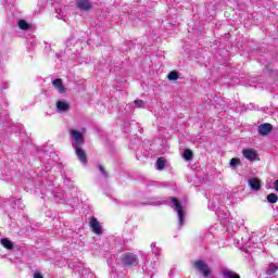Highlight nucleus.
Instances as JSON below:
<instances>
[{"instance_id":"28","label":"nucleus","mask_w":278,"mask_h":278,"mask_svg":"<svg viewBox=\"0 0 278 278\" xmlns=\"http://www.w3.org/2000/svg\"><path fill=\"white\" fill-rule=\"evenodd\" d=\"M13 205H16L18 207V210H23L25 207V205L23 204V200L22 199H18L16 201H14Z\"/></svg>"},{"instance_id":"30","label":"nucleus","mask_w":278,"mask_h":278,"mask_svg":"<svg viewBox=\"0 0 278 278\" xmlns=\"http://www.w3.org/2000/svg\"><path fill=\"white\" fill-rule=\"evenodd\" d=\"M2 49H3V48L0 47V71L3 70V67H1V61L4 60L3 54H1Z\"/></svg>"},{"instance_id":"3","label":"nucleus","mask_w":278,"mask_h":278,"mask_svg":"<svg viewBox=\"0 0 278 278\" xmlns=\"http://www.w3.org/2000/svg\"><path fill=\"white\" fill-rule=\"evenodd\" d=\"M119 262L124 266H138V255L126 253L119 258Z\"/></svg>"},{"instance_id":"15","label":"nucleus","mask_w":278,"mask_h":278,"mask_svg":"<svg viewBox=\"0 0 278 278\" xmlns=\"http://www.w3.org/2000/svg\"><path fill=\"white\" fill-rule=\"evenodd\" d=\"M278 270V264H269L266 270L268 277L275 278Z\"/></svg>"},{"instance_id":"16","label":"nucleus","mask_w":278,"mask_h":278,"mask_svg":"<svg viewBox=\"0 0 278 278\" xmlns=\"http://www.w3.org/2000/svg\"><path fill=\"white\" fill-rule=\"evenodd\" d=\"M214 14H216V8L214 7V4L208 3L206 5V12H205L206 18H212V16H214Z\"/></svg>"},{"instance_id":"5","label":"nucleus","mask_w":278,"mask_h":278,"mask_svg":"<svg viewBox=\"0 0 278 278\" xmlns=\"http://www.w3.org/2000/svg\"><path fill=\"white\" fill-rule=\"evenodd\" d=\"M220 205H223V200L220 195H215L208 201V210H211L212 212H216V210H218Z\"/></svg>"},{"instance_id":"31","label":"nucleus","mask_w":278,"mask_h":278,"mask_svg":"<svg viewBox=\"0 0 278 278\" xmlns=\"http://www.w3.org/2000/svg\"><path fill=\"white\" fill-rule=\"evenodd\" d=\"M34 278H43V277H42V274L37 271L34 274Z\"/></svg>"},{"instance_id":"26","label":"nucleus","mask_w":278,"mask_h":278,"mask_svg":"<svg viewBox=\"0 0 278 278\" xmlns=\"http://www.w3.org/2000/svg\"><path fill=\"white\" fill-rule=\"evenodd\" d=\"M229 164L230 168H238L240 166V159H231Z\"/></svg>"},{"instance_id":"18","label":"nucleus","mask_w":278,"mask_h":278,"mask_svg":"<svg viewBox=\"0 0 278 278\" xmlns=\"http://www.w3.org/2000/svg\"><path fill=\"white\" fill-rule=\"evenodd\" d=\"M2 247H4V249H8L9 251H12V249H14V242L10 241L8 238H3L0 240Z\"/></svg>"},{"instance_id":"4","label":"nucleus","mask_w":278,"mask_h":278,"mask_svg":"<svg viewBox=\"0 0 278 278\" xmlns=\"http://www.w3.org/2000/svg\"><path fill=\"white\" fill-rule=\"evenodd\" d=\"M72 140H73V147H83V144L86 143V139H84V135L79 132V130L72 129L70 131Z\"/></svg>"},{"instance_id":"34","label":"nucleus","mask_w":278,"mask_h":278,"mask_svg":"<svg viewBox=\"0 0 278 278\" xmlns=\"http://www.w3.org/2000/svg\"><path fill=\"white\" fill-rule=\"evenodd\" d=\"M116 262H117V264H121V262L118 260Z\"/></svg>"},{"instance_id":"24","label":"nucleus","mask_w":278,"mask_h":278,"mask_svg":"<svg viewBox=\"0 0 278 278\" xmlns=\"http://www.w3.org/2000/svg\"><path fill=\"white\" fill-rule=\"evenodd\" d=\"M167 78L169 81H177L179 79V74L177 72H170Z\"/></svg>"},{"instance_id":"29","label":"nucleus","mask_w":278,"mask_h":278,"mask_svg":"<svg viewBox=\"0 0 278 278\" xmlns=\"http://www.w3.org/2000/svg\"><path fill=\"white\" fill-rule=\"evenodd\" d=\"M0 88L1 90H7L8 88V83L3 81V79L0 78Z\"/></svg>"},{"instance_id":"12","label":"nucleus","mask_w":278,"mask_h":278,"mask_svg":"<svg viewBox=\"0 0 278 278\" xmlns=\"http://www.w3.org/2000/svg\"><path fill=\"white\" fill-rule=\"evenodd\" d=\"M56 110L58 112H68V110H71V104L64 100H59L56 102Z\"/></svg>"},{"instance_id":"19","label":"nucleus","mask_w":278,"mask_h":278,"mask_svg":"<svg viewBox=\"0 0 278 278\" xmlns=\"http://www.w3.org/2000/svg\"><path fill=\"white\" fill-rule=\"evenodd\" d=\"M182 156L186 162H191V160L194 159V153H192V150L186 149L182 153Z\"/></svg>"},{"instance_id":"9","label":"nucleus","mask_w":278,"mask_h":278,"mask_svg":"<svg viewBox=\"0 0 278 278\" xmlns=\"http://www.w3.org/2000/svg\"><path fill=\"white\" fill-rule=\"evenodd\" d=\"M76 5L78 10H81L84 12H88V10L92 9V3H90L89 0H77Z\"/></svg>"},{"instance_id":"27","label":"nucleus","mask_w":278,"mask_h":278,"mask_svg":"<svg viewBox=\"0 0 278 278\" xmlns=\"http://www.w3.org/2000/svg\"><path fill=\"white\" fill-rule=\"evenodd\" d=\"M151 249H152V253H153L154 255H160V248L156 245L155 242H152V243H151Z\"/></svg>"},{"instance_id":"33","label":"nucleus","mask_w":278,"mask_h":278,"mask_svg":"<svg viewBox=\"0 0 278 278\" xmlns=\"http://www.w3.org/2000/svg\"><path fill=\"white\" fill-rule=\"evenodd\" d=\"M194 34H197L198 36H200L199 31H197V28L193 29Z\"/></svg>"},{"instance_id":"32","label":"nucleus","mask_w":278,"mask_h":278,"mask_svg":"<svg viewBox=\"0 0 278 278\" xmlns=\"http://www.w3.org/2000/svg\"><path fill=\"white\" fill-rule=\"evenodd\" d=\"M55 197V201H64V198L62 197H58V195H54Z\"/></svg>"},{"instance_id":"23","label":"nucleus","mask_w":278,"mask_h":278,"mask_svg":"<svg viewBox=\"0 0 278 278\" xmlns=\"http://www.w3.org/2000/svg\"><path fill=\"white\" fill-rule=\"evenodd\" d=\"M135 108L142 109L147 108V103L143 100H135L134 101Z\"/></svg>"},{"instance_id":"21","label":"nucleus","mask_w":278,"mask_h":278,"mask_svg":"<svg viewBox=\"0 0 278 278\" xmlns=\"http://www.w3.org/2000/svg\"><path fill=\"white\" fill-rule=\"evenodd\" d=\"M17 25L20 27V29H23L24 31H27V29H29V23H27V21L25 20H18L17 21Z\"/></svg>"},{"instance_id":"7","label":"nucleus","mask_w":278,"mask_h":278,"mask_svg":"<svg viewBox=\"0 0 278 278\" xmlns=\"http://www.w3.org/2000/svg\"><path fill=\"white\" fill-rule=\"evenodd\" d=\"M89 227L92 229L93 233H97V236H100L102 233V227L101 224L99 223V219L97 217H92Z\"/></svg>"},{"instance_id":"14","label":"nucleus","mask_w":278,"mask_h":278,"mask_svg":"<svg viewBox=\"0 0 278 278\" xmlns=\"http://www.w3.org/2000/svg\"><path fill=\"white\" fill-rule=\"evenodd\" d=\"M251 190L257 191L262 188V185L260 184V179L257 178H250L248 181Z\"/></svg>"},{"instance_id":"6","label":"nucleus","mask_w":278,"mask_h":278,"mask_svg":"<svg viewBox=\"0 0 278 278\" xmlns=\"http://www.w3.org/2000/svg\"><path fill=\"white\" fill-rule=\"evenodd\" d=\"M74 149L80 164H88V156L86 155V151L81 149V146H75Z\"/></svg>"},{"instance_id":"25","label":"nucleus","mask_w":278,"mask_h":278,"mask_svg":"<svg viewBox=\"0 0 278 278\" xmlns=\"http://www.w3.org/2000/svg\"><path fill=\"white\" fill-rule=\"evenodd\" d=\"M267 201H268V203H277V201H278L277 193H269L267 195Z\"/></svg>"},{"instance_id":"13","label":"nucleus","mask_w":278,"mask_h":278,"mask_svg":"<svg viewBox=\"0 0 278 278\" xmlns=\"http://www.w3.org/2000/svg\"><path fill=\"white\" fill-rule=\"evenodd\" d=\"M249 242H251V238L249 237V235H245L244 237L240 239L236 240V244L238 247H249V249H251V244H249Z\"/></svg>"},{"instance_id":"11","label":"nucleus","mask_w":278,"mask_h":278,"mask_svg":"<svg viewBox=\"0 0 278 278\" xmlns=\"http://www.w3.org/2000/svg\"><path fill=\"white\" fill-rule=\"evenodd\" d=\"M52 85L55 88V90H58V92H60V94H64V92H66V88L64 87L62 79L56 78V79L52 80Z\"/></svg>"},{"instance_id":"2","label":"nucleus","mask_w":278,"mask_h":278,"mask_svg":"<svg viewBox=\"0 0 278 278\" xmlns=\"http://www.w3.org/2000/svg\"><path fill=\"white\" fill-rule=\"evenodd\" d=\"M194 268L195 270H199V273H201L202 276L205 278H216L214 276H211L212 269L210 268V265H207L205 261H202V260L195 261Z\"/></svg>"},{"instance_id":"1","label":"nucleus","mask_w":278,"mask_h":278,"mask_svg":"<svg viewBox=\"0 0 278 278\" xmlns=\"http://www.w3.org/2000/svg\"><path fill=\"white\" fill-rule=\"evenodd\" d=\"M172 201V207L175 212L178 214V225L179 227H182L184 220H186V213L184 212V205H181V202L177 198H170Z\"/></svg>"},{"instance_id":"8","label":"nucleus","mask_w":278,"mask_h":278,"mask_svg":"<svg viewBox=\"0 0 278 278\" xmlns=\"http://www.w3.org/2000/svg\"><path fill=\"white\" fill-rule=\"evenodd\" d=\"M242 154L243 157H245V160H249L250 162H255V160H257V152L251 148L243 149Z\"/></svg>"},{"instance_id":"10","label":"nucleus","mask_w":278,"mask_h":278,"mask_svg":"<svg viewBox=\"0 0 278 278\" xmlns=\"http://www.w3.org/2000/svg\"><path fill=\"white\" fill-rule=\"evenodd\" d=\"M270 131H273V125L269 123H265L258 126L260 136H268Z\"/></svg>"},{"instance_id":"17","label":"nucleus","mask_w":278,"mask_h":278,"mask_svg":"<svg viewBox=\"0 0 278 278\" xmlns=\"http://www.w3.org/2000/svg\"><path fill=\"white\" fill-rule=\"evenodd\" d=\"M222 275L224 278H240V275H238L236 271L224 269L222 271Z\"/></svg>"},{"instance_id":"22","label":"nucleus","mask_w":278,"mask_h":278,"mask_svg":"<svg viewBox=\"0 0 278 278\" xmlns=\"http://www.w3.org/2000/svg\"><path fill=\"white\" fill-rule=\"evenodd\" d=\"M98 169L104 179H108L110 177V174L108 173V170H105V167L103 165L99 164Z\"/></svg>"},{"instance_id":"20","label":"nucleus","mask_w":278,"mask_h":278,"mask_svg":"<svg viewBox=\"0 0 278 278\" xmlns=\"http://www.w3.org/2000/svg\"><path fill=\"white\" fill-rule=\"evenodd\" d=\"M166 168V160L164 157H160L156 161V170H164Z\"/></svg>"}]
</instances>
